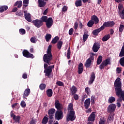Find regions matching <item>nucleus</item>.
Here are the masks:
<instances>
[{
    "label": "nucleus",
    "mask_w": 124,
    "mask_h": 124,
    "mask_svg": "<svg viewBox=\"0 0 124 124\" xmlns=\"http://www.w3.org/2000/svg\"><path fill=\"white\" fill-rule=\"evenodd\" d=\"M75 112L73 109V104L70 103L68 106V114L66 117V120L68 122L69 121H74L76 119L75 116Z\"/></svg>",
    "instance_id": "obj_1"
},
{
    "label": "nucleus",
    "mask_w": 124,
    "mask_h": 124,
    "mask_svg": "<svg viewBox=\"0 0 124 124\" xmlns=\"http://www.w3.org/2000/svg\"><path fill=\"white\" fill-rule=\"evenodd\" d=\"M51 49L52 45H50L48 46L46 54H45L43 57V61L44 62L47 63L49 65L52 63L51 61H52L53 59V55H52V53H51Z\"/></svg>",
    "instance_id": "obj_2"
},
{
    "label": "nucleus",
    "mask_w": 124,
    "mask_h": 124,
    "mask_svg": "<svg viewBox=\"0 0 124 124\" xmlns=\"http://www.w3.org/2000/svg\"><path fill=\"white\" fill-rule=\"evenodd\" d=\"M116 95H120L121 93L124 95V91L122 90V81L121 78H118L114 82Z\"/></svg>",
    "instance_id": "obj_3"
},
{
    "label": "nucleus",
    "mask_w": 124,
    "mask_h": 124,
    "mask_svg": "<svg viewBox=\"0 0 124 124\" xmlns=\"http://www.w3.org/2000/svg\"><path fill=\"white\" fill-rule=\"evenodd\" d=\"M47 16H43L40 21H41L42 23L45 22L47 28L50 29L53 26V18L49 17L47 19Z\"/></svg>",
    "instance_id": "obj_4"
},
{
    "label": "nucleus",
    "mask_w": 124,
    "mask_h": 124,
    "mask_svg": "<svg viewBox=\"0 0 124 124\" xmlns=\"http://www.w3.org/2000/svg\"><path fill=\"white\" fill-rule=\"evenodd\" d=\"M48 64L45 63L44 67L45 68L44 73H46V76H48V77L51 75V73H52V72L53 71V68L55 67V65H53L51 66H48Z\"/></svg>",
    "instance_id": "obj_5"
},
{
    "label": "nucleus",
    "mask_w": 124,
    "mask_h": 124,
    "mask_svg": "<svg viewBox=\"0 0 124 124\" xmlns=\"http://www.w3.org/2000/svg\"><path fill=\"white\" fill-rule=\"evenodd\" d=\"M115 25V22L114 21H108L105 22L103 25L101 27L102 30H104V28L109 27H113Z\"/></svg>",
    "instance_id": "obj_6"
},
{
    "label": "nucleus",
    "mask_w": 124,
    "mask_h": 124,
    "mask_svg": "<svg viewBox=\"0 0 124 124\" xmlns=\"http://www.w3.org/2000/svg\"><path fill=\"white\" fill-rule=\"evenodd\" d=\"M124 8V6L122 4H119L118 6V9L119 10L118 14L121 19H124V9L121 11Z\"/></svg>",
    "instance_id": "obj_7"
},
{
    "label": "nucleus",
    "mask_w": 124,
    "mask_h": 124,
    "mask_svg": "<svg viewBox=\"0 0 124 124\" xmlns=\"http://www.w3.org/2000/svg\"><path fill=\"white\" fill-rule=\"evenodd\" d=\"M63 118V113L61 110H57L55 113V118L60 121Z\"/></svg>",
    "instance_id": "obj_8"
},
{
    "label": "nucleus",
    "mask_w": 124,
    "mask_h": 124,
    "mask_svg": "<svg viewBox=\"0 0 124 124\" xmlns=\"http://www.w3.org/2000/svg\"><path fill=\"white\" fill-rule=\"evenodd\" d=\"M108 64H110V59H107L105 61H103L101 65H100V69H103L105 66L108 65Z\"/></svg>",
    "instance_id": "obj_9"
},
{
    "label": "nucleus",
    "mask_w": 124,
    "mask_h": 124,
    "mask_svg": "<svg viewBox=\"0 0 124 124\" xmlns=\"http://www.w3.org/2000/svg\"><path fill=\"white\" fill-rule=\"evenodd\" d=\"M116 108V107L115 104H110L108 107V112L110 113H113V112H115Z\"/></svg>",
    "instance_id": "obj_10"
},
{
    "label": "nucleus",
    "mask_w": 124,
    "mask_h": 124,
    "mask_svg": "<svg viewBox=\"0 0 124 124\" xmlns=\"http://www.w3.org/2000/svg\"><path fill=\"white\" fill-rule=\"evenodd\" d=\"M11 117L13 118L14 121L16 123H20V120H21V117L20 116H16L13 113V111L11 112Z\"/></svg>",
    "instance_id": "obj_11"
},
{
    "label": "nucleus",
    "mask_w": 124,
    "mask_h": 124,
    "mask_svg": "<svg viewBox=\"0 0 124 124\" xmlns=\"http://www.w3.org/2000/svg\"><path fill=\"white\" fill-rule=\"evenodd\" d=\"M32 23L35 27L37 28H40L42 25H43V23L40 20L36 19L32 21Z\"/></svg>",
    "instance_id": "obj_12"
},
{
    "label": "nucleus",
    "mask_w": 124,
    "mask_h": 124,
    "mask_svg": "<svg viewBox=\"0 0 124 124\" xmlns=\"http://www.w3.org/2000/svg\"><path fill=\"white\" fill-rule=\"evenodd\" d=\"M22 54L24 57H25V58H31V59H33V58H34V56H33L32 54L30 53L26 50H24Z\"/></svg>",
    "instance_id": "obj_13"
},
{
    "label": "nucleus",
    "mask_w": 124,
    "mask_h": 124,
    "mask_svg": "<svg viewBox=\"0 0 124 124\" xmlns=\"http://www.w3.org/2000/svg\"><path fill=\"white\" fill-rule=\"evenodd\" d=\"M27 11H25L24 12V17L25 18V19L28 22H29V23H31V14L27 13Z\"/></svg>",
    "instance_id": "obj_14"
},
{
    "label": "nucleus",
    "mask_w": 124,
    "mask_h": 124,
    "mask_svg": "<svg viewBox=\"0 0 124 124\" xmlns=\"http://www.w3.org/2000/svg\"><path fill=\"white\" fill-rule=\"evenodd\" d=\"M94 60L93 56H91L87 61L85 64L86 67H90L93 60Z\"/></svg>",
    "instance_id": "obj_15"
},
{
    "label": "nucleus",
    "mask_w": 124,
    "mask_h": 124,
    "mask_svg": "<svg viewBox=\"0 0 124 124\" xmlns=\"http://www.w3.org/2000/svg\"><path fill=\"white\" fill-rule=\"evenodd\" d=\"M55 108L57 110H62L63 108V106L62 104L60 103L59 100H56L55 103Z\"/></svg>",
    "instance_id": "obj_16"
},
{
    "label": "nucleus",
    "mask_w": 124,
    "mask_h": 124,
    "mask_svg": "<svg viewBox=\"0 0 124 124\" xmlns=\"http://www.w3.org/2000/svg\"><path fill=\"white\" fill-rule=\"evenodd\" d=\"M95 120V112H92L88 118V121L89 122H94Z\"/></svg>",
    "instance_id": "obj_17"
},
{
    "label": "nucleus",
    "mask_w": 124,
    "mask_h": 124,
    "mask_svg": "<svg viewBox=\"0 0 124 124\" xmlns=\"http://www.w3.org/2000/svg\"><path fill=\"white\" fill-rule=\"evenodd\" d=\"M99 48H100V45L98 43H94L93 47V50L94 53H96L99 50Z\"/></svg>",
    "instance_id": "obj_18"
},
{
    "label": "nucleus",
    "mask_w": 124,
    "mask_h": 124,
    "mask_svg": "<svg viewBox=\"0 0 124 124\" xmlns=\"http://www.w3.org/2000/svg\"><path fill=\"white\" fill-rule=\"evenodd\" d=\"M55 112H56V109L54 108H51L48 110L49 118L50 119H53Z\"/></svg>",
    "instance_id": "obj_19"
},
{
    "label": "nucleus",
    "mask_w": 124,
    "mask_h": 124,
    "mask_svg": "<svg viewBox=\"0 0 124 124\" xmlns=\"http://www.w3.org/2000/svg\"><path fill=\"white\" fill-rule=\"evenodd\" d=\"M83 70H84V66L83 65V63H79L78 64V74H81V73H83Z\"/></svg>",
    "instance_id": "obj_20"
},
{
    "label": "nucleus",
    "mask_w": 124,
    "mask_h": 124,
    "mask_svg": "<svg viewBox=\"0 0 124 124\" xmlns=\"http://www.w3.org/2000/svg\"><path fill=\"white\" fill-rule=\"evenodd\" d=\"M30 93H31V89H26L25 90L24 93L23 95V97L24 99H25V98H26V96H29V95H30Z\"/></svg>",
    "instance_id": "obj_21"
},
{
    "label": "nucleus",
    "mask_w": 124,
    "mask_h": 124,
    "mask_svg": "<svg viewBox=\"0 0 124 124\" xmlns=\"http://www.w3.org/2000/svg\"><path fill=\"white\" fill-rule=\"evenodd\" d=\"M95 79V75L94 73H93L91 76L90 79L89 81V84L92 85L93 83L94 79Z\"/></svg>",
    "instance_id": "obj_22"
},
{
    "label": "nucleus",
    "mask_w": 124,
    "mask_h": 124,
    "mask_svg": "<svg viewBox=\"0 0 124 124\" xmlns=\"http://www.w3.org/2000/svg\"><path fill=\"white\" fill-rule=\"evenodd\" d=\"M91 21H93L94 22V24H98L99 22V19H98V17L96 16H93L91 17Z\"/></svg>",
    "instance_id": "obj_23"
},
{
    "label": "nucleus",
    "mask_w": 124,
    "mask_h": 124,
    "mask_svg": "<svg viewBox=\"0 0 124 124\" xmlns=\"http://www.w3.org/2000/svg\"><path fill=\"white\" fill-rule=\"evenodd\" d=\"M91 104V99L88 98L84 102V106L86 109H88L90 107V105Z\"/></svg>",
    "instance_id": "obj_24"
},
{
    "label": "nucleus",
    "mask_w": 124,
    "mask_h": 124,
    "mask_svg": "<svg viewBox=\"0 0 124 124\" xmlns=\"http://www.w3.org/2000/svg\"><path fill=\"white\" fill-rule=\"evenodd\" d=\"M101 31H103V30L102 28H101V27H100L99 29L93 30V35H98V33H99Z\"/></svg>",
    "instance_id": "obj_25"
},
{
    "label": "nucleus",
    "mask_w": 124,
    "mask_h": 124,
    "mask_svg": "<svg viewBox=\"0 0 124 124\" xmlns=\"http://www.w3.org/2000/svg\"><path fill=\"white\" fill-rule=\"evenodd\" d=\"M38 5L39 7H44L46 5V2L43 0H38Z\"/></svg>",
    "instance_id": "obj_26"
},
{
    "label": "nucleus",
    "mask_w": 124,
    "mask_h": 124,
    "mask_svg": "<svg viewBox=\"0 0 124 124\" xmlns=\"http://www.w3.org/2000/svg\"><path fill=\"white\" fill-rule=\"evenodd\" d=\"M114 113H110L108 119V123H112L114 121Z\"/></svg>",
    "instance_id": "obj_27"
},
{
    "label": "nucleus",
    "mask_w": 124,
    "mask_h": 124,
    "mask_svg": "<svg viewBox=\"0 0 124 124\" xmlns=\"http://www.w3.org/2000/svg\"><path fill=\"white\" fill-rule=\"evenodd\" d=\"M46 94L48 97H51V96L53 95V91H52V89H48L46 91Z\"/></svg>",
    "instance_id": "obj_28"
},
{
    "label": "nucleus",
    "mask_w": 124,
    "mask_h": 124,
    "mask_svg": "<svg viewBox=\"0 0 124 124\" xmlns=\"http://www.w3.org/2000/svg\"><path fill=\"white\" fill-rule=\"evenodd\" d=\"M110 37H111V36L110 35V34H108L105 35L102 38V40L103 42L107 41V40L110 39Z\"/></svg>",
    "instance_id": "obj_29"
},
{
    "label": "nucleus",
    "mask_w": 124,
    "mask_h": 124,
    "mask_svg": "<svg viewBox=\"0 0 124 124\" xmlns=\"http://www.w3.org/2000/svg\"><path fill=\"white\" fill-rule=\"evenodd\" d=\"M22 5H23V2L20 0V1H16L14 4V6H17V7H18V8H20V7H22Z\"/></svg>",
    "instance_id": "obj_30"
},
{
    "label": "nucleus",
    "mask_w": 124,
    "mask_h": 124,
    "mask_svg": "<svg viewBox=\"0 0 124 124\" xmlns=\"http://www.w3.org/2000/svg\"><path fill=\"white\" fill-rule=\"evenodd\" d=\"M70 90H71V93L72 94H75V93H77V88L74 86H73L71 88H70Z\"/></svg>",
    "instance_id": "obj_31"
},
{
    "label": "nucleus",
    "mask_w": 124,
    "mask_h": 124,
    "mask_svg": "<svg viewBox=\"0 0 124 124\" xmlns=\"http://www.w3.org/2000/svg\"><path fill=\"white\" fill-rule=\"evenodd\" d=\"M8 9V6H2L0 7V12L2 13L4 10H7Z\"/></svg>",
    "instance_id": "obj_32"
},
{
    "label": "nucleus",
    "mask_w": 124,
    "mask_h": 124,
    "mask_svg": "<svg viewBox=\"0 0 124 124\" xmlns=\"http://www.w3.org/2000/svg\"><path fill=\"white\" fill-rule=\"evenodd\" d=\"M75 5L77 7L82 6V0H78L75 2Z\"/></svg>",
    "instance_id": "obj_33"
},
{
    "label": "nucleus",
    "mask_w": 124,
    "mask_h": 124,
    "mask_svg": "<svg viewBox=\"0 0 124 124\" xmlns=\"http://www.w3.org/2000/svg\"><path fill=\"white\" fill-rule=\"evenodd\" d=\"M52 38V35L50 34H46L45 36V39L47 42H48V41Z\"/></svg>",
    "instance_id": "obj_34"
},
{
    "label": "nucleus",
    "mask_w": 124,
    "mask_h": 124,
    "mask_svg": "<svg viewBox=\"0 0 124 124\" xmlns=\"http://www.w3.org/2000/svg\"><path fill=\"white\" fill-rule=\"evenodd\" d=\"M115 100L116 99L115 98V97L111 96L109 98L108 100V103H113V102H114Z\"/></svg>",
    "instance_id": "obj_35"
},
{
    "label": "nucleus",
    "mask_w": 124,
    "mask_h": 124,
    "mask_svg": "<svg viewBox=\"0 0 124 124\" xmlns=\"http://www.w3.org/2000/svg\"><path fill=\"white\" fill-rule=\"evenodd\" d=\"M49 120V118L48 117L45 116L42 121L43 124H46L48 123V121Z\"/></svg>",
    "instance_id": "obj_36"
},
{
    "label": "nucleus",
    "mask_w": 124,
    "mask_h": 124,
    "mask_svg": "<svg viewBox=\"0 0 124 124\" xmlns=\"http://www.w3.org/2000/svg\"><path fill=\"white\" fill-rule=\"evenodd\" d=\"M94 24V22L93 20H90L88 23H87V26L89 28H92L93 26V24Z\"/></svg>",
    "instance_id": "obj_37"
},
{
    "label": "nucleus",
    "mask_w": 124,
    "mask_h": 124,
    "mask_svg": "<svg viewBox=\"0 0 124 124\" xmlns=\"http://www.w3.org/2000/svg\"><path fill=\"white\" fill-rule=\"evenodd\" d=\"M59 38L58 36L55 37L51 41V43L53 44H56L57 42H58V40H59Z\"/></svg>",
    "instance_id": "obj_38"
},
{
    "label": "nucleus",
    "mask_w": 124,
    "mask_h": 124,
    "mask_svg": "<svg viewBox=\"0 0 124 124\" xmlns=\"http://www.w3.org/2000/svg\"><path fill=\"white\" fill-rule=\"evenodd\" d=\"M102 62V56H99L97 58V64H100Z\"/></svg>",
    "instance_id": "obj_39"
},
{
    "label": "nucleus",
    "mask_w": 124,
    "mask_h": 124,
    "mask_svg": "<svg viewBox=\"0 0 124 124\" xmlns=\"http://www.w3.org/2000/svg\"><path fill=\"white\" fill-rule=\"evenodd\" d=\"M106 122V120L104 118L102 117L100 119V121L99 122V124H105V122Z\"/></svg>",
    "instance_id": "obj_40"
},
{
    "label": "nucleus",
    "mask_w": 124,
    "mask_h": 124,
    "mask_svg": "<svg viewBox=\"0 0 124 124\" xmlns=\"http://www.w3.org/2000/svg\"><path fill=\"white\" fill-rule=\"evenodd\" d=\"M88 37H89V35L86 33H84L83 35V40L84 42L88 39Z\"/></svg>",
    "instance_id": "obj_41"
},
{
    "label": "nucleus",
    "mask_w": 124,
    "mask_h": 124,
    "mask_svg": "<svg viewBox=\"0 0 124 124\" xmlns=\"http://www.w3.org/2000/svg\"><path fill=\"white\" fill-rule=\"evenodd\" d=\"M62 42L61 41H60L58 42V44H57L58 48L59 49H61V48H62Z\"/></svg>",
    "instance_id": "obj_42"
},
{
    "label": "nucleus",
    "mask_w": 124,
    "mask_h": 124,
    "mask_svg": "<svg viewBox=\"0 0 124 124\" xmlns=\"http://www.w3.org/2000/svg\"><path fill=\"white\" fill-rule=\"evenodd\" d=\"M85 93L88 94V95H90L91 94V90H90V88L86 87L85 88Z\"/></svg>",
    "instance_id": "obj_43"
},
{
    "label": "nucleus",
    "mask_w": 124,
    "mask_h": 124,
    "mask_svg": "<svg viewBox=\"0 0 124 124\" xmlns=\"http://www.w3.org/2000/svg\"><path fill=\"white\" fill-rule=\"evenodd\" d=\"M70 55H71L70 47H69L68 50H67V59H70Z\"/></svg>",
    "instance_id": "obj_44"
},
{
    "label": "nucleus",
    "mask_w": 124,
    "mask_h": 124,
    "mask_svg": "<svg viewBox=\"0 0 124 124\" xmlns=\"http://www.w3.org/2000/svg\"><path fill=\"white\" fill-rule=\"evenodd\" d=\"M40 90H43L46 88V85L45 84H41L39 86Z\"/></svg>",
    "instance_id": "obj_45"
},
{
    "label": "nucleus",
    "mask_w": 124,
    "mask_h": 124,
    "mask_svg": "<svg viewBox=\"0 0 124 124\" xmlns=\"http://www.w3.org/2000/svg\"><path fill=\"white\" fill-rule=\"evenodd\" d=\"M30 41L32 43H36V38L34 37H32L30 39Z\"/></svg>",
    "instance_id": "obj_46"
},
{
    "label": "nucleus",
    "mask_w": 124,
    "mask_h": 124,
    "mask_svg": "<svg viewBox=\"0 0 124 124\" xmlns=\"http://www.w3.org/2000/svg\"><path fill=\"white\" fill-rule=\"evenodd\" d=\"M120 63L122 66H124V57L122 58L120 60Z\"/></svg>",
    "instance_id": "obj_47"
},
{
    "label": "nucleus",
    "mask_w": 124,
    "mask_h": 124,
    "mask_svg": "<svg viewBox=\"0 0 124 124\" xmlns=\"http://www.w3.org/2000/svg\"><path fill=\"white\" fill-rule=\"evenodd\" d=\"M36 124V120L34 118H32L30 121V124Z\"/></svg>",
    "instance_id": "obj_48"
},
{
    "label": "nucleus",
    "mask_w": 124,
    "mask_h": 124,
    "mask_svg": "<svg viewBox=\"0 0 124 124\" xmlns=\"http://www.w3.org/2000/svg\"><path fill=\"white\" fill-rule=\"evenodd\" d=\"M19 31L20 34H25L26 33V30L24 29H20Z\"/></svg>",
    "instance_id": "obj_49"
},
{
    "label": "nucleus",
    "mask_w": 124,
    "mask_h": 124,
    "mask_svg": "<svg viewBox=\"0 0 124 124\" xmlns=\"http://www.w3.org/2000/svg\"><path fill=\"white\" fill-rule=\"evenodd\" d=\"M124 25L121 24L119 27V31L120 32H123V31H124Z\"/></svg>",
    "instance_id": "obj_50"
},
{
    "label": "nucleus",
    "mask_w": 124,
    "mask_h": 124,
    "mask_svg": "<svg viewBox=\"0 0 124 124\" xmlns=\"http://www.w3.org/2000/svg\"><path fill=\"white\" fill-rule=\"evenodd\" d=\"M29 0H23V2L24 6H26V7L28 6V4H29Z\"/></svg>",
    "instance_id": "obj_51"
},
{
    "label": "nucleus",
    "mask_w": 124,
    "mask_h": 124,
    "mask_svg": "<svg viewBox=\"0 0 124 124\" xmlns=\"http://www.w3.org/2000/svg\"><path fill=\"white\" fill-rule=\"evenodd\" d=\"M20 105H21V106L23 107V108H25V107L27 106V105L26 104V102L24 101H21Z\"/></svg>",
    "instance_id": "obj_52"
},
{
    "label": "nucleus",
    "mask_w": 124,
    "mask_h": 124,
    "mask_svg": "<svg viewBox=\"0 0 124 124\" xmlns=\"http://www.w3.org/2000/svg\"><path fill=\"white\" fill-rule=\"evenodd\" d=\"M124 48H122L119 54V57H124Z\"/></svg>",
    "instance_id": "obj_53"
},
{
    "label": "nucleus",
    "mask_w": 124,
    "mask_h": 124,
    "mask_svg": "<svg viewBox=\"0 0 124 124\" xmlns=\"http://www.w3.org/2000/svg\"><path fill=\"white\" fill-rule=\"evenodd\" d=\"M94 100H95V96L92 95L91 97V103L92 104H94Z\"/></svg>",
    "instance_id": "obj_54"
},
{
    "label": "nucleus",
    "mask_w": 124,
    "mask_h": 124,
    "mask_svg": "<svg viewBox=\"0 0 124 124\" xmlns=\"http://www.w3.org/2000/svg\"><path fill=\"white\" fill-rule=\"evenodd\" d=\"M56 84L60 87H62V86H63V83L62 81H57Z\"/></svg>",
    "instance_id": "obj_55"
},
{
    "label": "nucleus",
    "mask_w": 124,
    "mask_h": 124,
    "mask_svg": "<svg viewBox=\"0 0 124 124\" xmlns=\"http://www.w3.org/2000/svg\"><path fill=\"white\" fill-rule=\"evenodd\" d=\"M74 31V30H73V28H71L69 31V34L70 35H72V34H73Z\"/></svg>",
    "instance_id": "obj_56"
},
{
    "label": "nucleus",
    "mask_w": 124,
    "mask_h": 124,
    "mask_svg": "<svg viewBox=\"0 0 124 124\" xmlns=\"http://www.w3.org/2000/svg\"><path fill=\"white\" fill-rule=\"evenodd\" d=\"M67 8H68L67 6H63L62 9V11H63V12H65L67 11Z\"/></svg>",
    "instance_id": "obj_57"
},
{
    "label": "nucleus",
    "mask_w": 124,
    "mask_h": 124,
    "mask_svg": "<svg viewBox=\"0 0 124 124\" xmlns=\"http://www.w3.org/2000/svg\"><path fill=\"white\" fill-rule=\"evenodd\" d=\"M74 29L75 30H77L78 29V22H76L74 24Z\"/></svg>",
    "instance_id": "obj_58"
},
{
    "label": "nucleus",
    "mask_w": 124,
    "mask_h": 124,
    "mask_svg": "<svg viewBox=\"0 0 124 124\" xmlns=\"http://www.w3.org/2000/svg\"><path fill=\"white\" fill-rule=\"evenodd\" d=\"M121 71H122V69L120 68L119 67L117 68L116 72L117 73L120 74L121 73Z\"/></svg>",
    "instance_id": "obj_59"
},
{
    "label": "nucleus",
    "mask_w": 124,
    "mask_h": 124,
    "mask_svg": "<svg viewBox=\"0 0 124 124\" xmlns=\"http://www.w3.org/2000/svg\"><path fill=\"white\" fill-rule=\"evenodd\" d=\"M78 27L80 29H83V27H84V25H83V24L82 23V22H79Z\"/></svg>",
    "instance_id": "obj_60"
},
{
    "label": "nucleus",
    "mask_w": 124,
    "mask_h": 124,
    "mask_svg": "<svg viewBox=\"0 0 124 124\" xmlns=\"http://www.w3.org/2000/svg\"><path fill=\"white\" fill-rule=\"evenodd\" d=\"M74 98L76 100H77L79 98V96L77 94H75L74 96Z\"/></svg>",
    "instance_id": "obj_61"
},
{
    "label": "nucleus",
    "mask_w": 124,
    "mask_h": 124,
    "mask_svg": "<svg viewBox=\"0 0 124 124\" xmlns=\"http://www.w3.org/2000/svg\"><path fill=\"white\" fill-rule=\"evenodd\" d=\"M22 78L24 79H27V78H28V75H27L26 74H24L22 76Z\"/></svg>",
    "instance_id": "obj_62"
},
{
    "label": "nucleus",
    "mask_w": 124,
    "mask_h": 124,
    "mask_svg": "<svg viewBox=\"0 0 124 124\" xmlns=\"http://www.w3.org/2000/svg\"><path fill=\"white\" fill-rule=\"evenodd\" d=\"M48 124H53V120H52V119H50L49 120Z\"/></svg>",
    "instance_id": "obj_63"
},
{
    "label": "nucleus",
    "mask_w": 124,
    "mask_h": 124,
    "mask_svg": "<svg viewBox=\"0 0 124 124\" xmlns=\"http://www.w3.org/2000/svg\"><path fill=\"white\" fill-rule=\"evenodd\" d=\"M117 107H118V108H120V107H121V103H119L117 102Z\"/></svg>",
    "instance_id": "obj_64"
}]
</instances>
